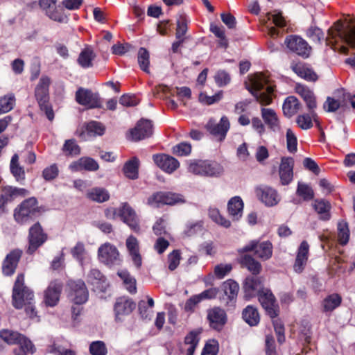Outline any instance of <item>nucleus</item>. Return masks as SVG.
I'll return each instance as SVG.
<instances>
[{
    "label": "nucleus",
    "mask_w": 355,
    "mask_h": 355,
    "mask_svg": "<svg viewBox=\"0 0 355 355\" xmlns=\"http://www.w3.org/2000/svg\"><path fill=\"white\" fill-rule=\"evenodd\" d=\"M327 46L343 54L348 53V46L355 47V24L337 20L329 28Z\"/></svg>",
    "instance_id": "f257e3e1"
},
{
    "label": "nucleus",
    "mask_w": 355,
    "mask_h": 355,
    "mask_svg": "<svg viewBox=\"0 0 355 355\" xmlns=\"http://www.w3.org/2000/svg\"><path fill=\"white\" fill-rule=\"evenodd\" d=\"M12 302L17 309L24 308L26 315L31 320L39 321V316L35 306L34 293L24 284V275L18 274L14 284Z\"/></svg>",
    "instance_id": "f03ea898"
},
{
    "label": "nucleus",
    "mask_w": 355,
    "mask_h": 355,
    "mask_svg": "<svg viewBox=\"0 0 355 355\" xmlns=\"http://www.w3.org/2000/svg\"><path fill=\"white\" fill-rule=\"evenodd\" d=\"M249 91L263 106L270 105L272 101L274 87L269 84L263 73H256L250 78Z\"/></svg>",
    "instance_id": "7ed1b4c3"
},
{
    "label": "nucleus",
    "mask_w": 355,
    "mask_h": 355,
    "mask_svg": "<svg viewBox=\"0 0 355 355\" xmlns=\"http://www.w3.org/2000/svg\"><path fill=\"white\" fill-rule=\"evenodd\" d=\"M0 338L8 345H18L19 347L14 350L15 355L34 354L35 347L33 343L24 335L10 329H2Z\"/></svg>",
    "instance_id": "20e7f679"
},
{
    "label": "nucleus",
    "mask_w": 355,
    "mask_h": 355,
    "mask_svg": "<svg viewBox=\"0 0 355 355\" xmlns=\"http://www.w3.org/2000/svg\"><path fill=\"white\" fill-rule=\"evenodd\" d=\"M187 170L193 175L206 177H218L223 173V167L219 163L207 159L189 160Z\"/></svg>",
    "instance_id": "39448f33"
},
{
    "label": "nucleus",
    "mask_w": 355,
    "mask_h": 355,
    "mask_svg": "<svg viewBox=\"0 0 355 355\" xmlns=\"http://www.w3.org/2000/svg\"><path fill=\"white\" fill-rule=\"evenodd\" d=\"M49 78L47 76L41 77L36 86L35 95L40 109L45 112L48 119L52 121L54 119V112L49 102Z\"/></svg>",
    "instance_id": "423d86ee"
},
{
    "label": "nucleus",
    "mask_w": 355,
    "mask_h": 355,
    "mask_svg": "<svg viewBox=\"0 0 355 355\" xmlns=\"http://www.w3.org/2000/svg\"><path fill=\"white\" fill-rule=\"evenodd\" d=\"M38 211L37 200L32 197L24 200L14 211V218L19 224H24L35 216Z\"/></svg>",
    "instance_id": "0eeeda50"
},
{
    "label": "nucleus",
    "mask_w": 355,
    "mask_h": 355,
    "mask_svg": "<svg viewBox=\"0 0 355 355\" xmlns=\"http://www.w3.org/2000/svg\"><path fill=\"white\" fill-rule=\"evenodd\" d=\"M39 6L51 20L60 23L67 21V17L62 8L57 6L56 0H40Z\"/></svg>",
    "instance_id": "6e6552de"
},
{
    "label": "nucleus",
    "mask_w": 355,
    "mask_h": 355,
    "mask_svg": "<svg viewBox=\"0 0 355 355\" xmlns=\"http://www.w3.org/2000/svg\"><path fill=\"white\" fill-rule=\"evenodd\" d=\"M254 251L255 254L261 260L269 259L272 254V245L267 241L259 242L256 240L251 241L248 244L239 250L240 252Z\"/></svg>",
    "instance_id": "1a4fd4ad"
},
{
    "label": "nucleus",
    "mask_w": 355,
    "mask_h": 355,
    "mask_svg": "<svg viewBox=\"0 0 355 355\" xmlns=\"http://www.w3.org/2000/svg\"><path fill=\"white\" fill-rule=\"evenodd\" d=\"M286 47L292 52L303 58H308L311 51V46L302 37L297 35H289L285 39Z\"/></svg>",
    "instance_id": "9d476101"
},
{
    "label": "nucleus",
    "mask_w": 355,
    "mask_h": 355,
    "mask_svg": "<svg viewBox=\"0 0 355 355\" xmlns=\"http://www.w3.org/2000/svg\"><path fill=\"white\" fill-rule=\"evenodd\" d=\"M76 101L78 104L88 108L102 107V101L99 94L87 89L79 88L76 92Z\"/></svg>",
    "instance_id": "9b49d317"
},
{
    "label": "nucleus",
    "mask_w": 355,
    "mask_h": 355,
    "mask_svg": "<svg viewBox=\"0 0 355 355\" xmlns=\"http://www.w3.org/2000/svg\"><path fill=\"white\" fill-rule=\"evenodd\" d=\"M69 287V299L76 305H81L88 300V291L85 284L82 280L70 281L68 284Z\"/></svg>",
    "instance_id": "f8f14e48"
},
{
    "label": "nucleus",
    "mask_w": 355,
    "mask_h": 355,
    "mask_svg": "<svg viewBox=\"0 0 355 355\" xmlns=\"http://www.w3.org/2000/svg\"><path fill=\"white\" fill-rule=\"evenodd\" d=\"M258 297L262 307L271 318L278 316L279 313V306L276 304L275 297L270 290L262 289L259 291Z\"/></svg>",
    "instance_id": "ddd939ff"
},
{
    "label": "nucleus",
    "mask_w": 355,
    "mask_h": 355,
    "mask_svg": "<svg viewBox=\"0 0 355 355\" xmlns=\"http://www.w3.org/2000/svg\"><path fill=\"white\" fill-rule=\"evenodd\" d=\"M257 198L267 207L277 205L281 200L277 191L269 186L261 185L255 189Z\"/></svg>",
    "instance_id": "4468645a"
},
{
    "label": "nucleus",
    "mask_w": 355,
    "mask_h": 355,
    "mask_svg": "<svg viewBox=\"0 0 355 355\" xmlns=\"http://www.w3.org/2000/svg\"><path fill=\"white\" fill-rule=\"evenodd\" d=\"M98 256L99 261L107 266L118 264L120 261L117 248L109 243H105L99 247Z\"/></svg>",
    "instance_id": "2eb2a0df"
},
{
    "label": "nucleus",
    "mask_w": 355,
    "mask_h": 355,
    "mask_svg": "<svg viewBox=\"0 0 355 355\" xmlns=\"http://www.w3.org/2000/svg\"><path fill=\"white\" fill-rule=\"evenodd\" d=\"M153 132L152 121L148 119H141L136 126L130 130V137L132 141H137L150 137Z\"/></svg>",
    "instance_id": "dca6fc26"
},
{
    "label": "nucleus",
    "mask_w": 355,
    "mask_h": 355,
    "mask_svg": "<svg viewBox=\"0 0 355 355\" xmlns=\"http://www.w3.org/2000/svg\"><path fill=\"white\" fill-rule=\"evenodd\" d=\"M29 245L27 249L28 254H33L46 240V235L43 232L41 225L37 223L29 230Z\"/></svg>",
    "instance_id": "f3484780"
},
{
    "label": "nucleus",
    "mask_w": 355,
    "mask_h": 355,
    "mask_svg": "<svg viewBox=\"0 0 355 355\" xmlns=\"http://www.w3.org/2000/svg\"><path fill=\"white\" fill-rule=\"evenodd\" d=\"M135 303L130 298L121 297L116 299L114 305L115 320L121 322L124 316L130 314L135 309Z\"/></svg>",
    "instance_id": "a211bd4d"
},
{
    "label": "nucleus",
    "mask_w": 355,
    "mask_h": 355,
    "mask_svg": "<svg viewBox=\"0 0 355 355\" xmlns=\"http://www.w3.org/2000/svg\"><path fill=\"white\" fill-rule=\"evenodd\" d=\"M206 127L210 134L218 137V140L222 141L226 137L230 129V124L227 117L223 116L218 123H215L212 119L209 120Z\"/></svg>",
    "instance_id": "6ab92c4d"
},
{
    "label": "nucleus",
    "mask_w": 355,
    "mask_h": 355,
    "mask_svg": "<svg viewBox=\"0 0 355 355\" xmlns=\"http://www.w3.org/2000/svg\"><path fill=\"white\" fill-rule=\"evenodd\" d=\"M153 161L155 164L163 171L167 173H172L180 166V163L177 159L166 154L154 155Z\"/></svg>",
    "instance_id": "aec40b11"
},
{
    "label": "nucleus",
    "mask_w": 355,
    "mask_h": 355,
    "mask_svg": "<svg viewBox=\"0 0 355 355\" xmlns=\"http://www.w3.org/2000/svg\"><path fill=\"white\" fill-rule=\"evenodd\" d=\"M119 214L123 221L126 223L133 231L137 232L139 230L138 218L135 210L127 203L124 202L119 209Z\"/></svg>",
    "instance_id": "412c9836"
},
{
    "label": "nucleus",
    "mask_w": 355,
    "mask_h": 355,
    "mask_svg": "<svg viewBox=\"0 0 355 355\" xmlns=\"http://www.w3.org/2000/svg\"><path fill=\"white\" fill-rule=\"evenodd\" d=\"M297 92L306 103V107L313 118L314 121L318 123V116L315 112V110L317 108V103L313 92L308 87L302 85H299L297 87Z\"/></svg>",
    "instance_id": "4be33fe9"
},
{
    "label": "nucleus",
    "mask_w": 355,
    "mask_h": 355,
    "mask_svg": "<svg viewBox=\"0 0 355 355\" xmlns=\"http://www.w3.org/2000/svg\"><path fill=\"white\" fill-rule=\"evenodd\" d=\"M87 281L96 291L105 292L109 286L106 277L96 268L90 270L87 275Z\"/></svg>",
    "instance_id": "5701e85b"
},
{
    "label": "nucleus",
    "mask_w": 355,
    "mask_h": 355,
    "mask_svg": "<svg viewBox=\"0 0 355 355\" xmlns=\"http://www.w3.org/2000/svg\"><path fill=\"white\" fill-rule=\"evenodd\" d=\"M21 254V250H13L6 255L2 264V272L4 275L11 276L14 274Z\"/></svg>",
    "instance_id": "b1692460"
},
{
    "label": "nucleus",
    "mask_w": 355,
    "mask_h": 355,
    "mask_svg": "<svg viewBox=\"0 0 355 355\" xmlns=\"http://www.w3.org/2000/svg\"><path fill=\"white\" fill-rule=\"evenodd\" d=\"M294 161L291 157H283L279 168V175L282 185L289 184L293 178Z\"/></svg>",
    "instance_id": "393cba45"
},
{
    "label": "nucleus",
    "mask_w": 355,
    "mask_h": 355,
    "mask_svg": "<svg viewBox=\"0 0 355 355\" xmlns=\"http://www.w3.org/2000/svg\"><path fill=\"white\" fill-rule=\"evenodd\" d=\"M261 116L264 124L273 132H279L281 130L280 120L277 112L272 108L262 107Z\"/></svg>",
    "instance_id": "a878e982"
},
{
    "label": "nucleus",
    "mask_w": 355,
    "mask_h": 355,
    "mask_svg": "<svg viewBox=\"0 0 355 355\" xmlns=\"http://www.w3.org/2000/svg\"><path fill=\"white\" fill-rule=\"evenodd\" d=\"M309 252V245L306 241H303L299 246L295 261L293 265V270L297 273L302 272L307 263Z\"/></svg>",
    "instance_id": "bb28decb"
},
{
    "label": "nucleus",
    "mask_w": 355,
    "mask_h": 355,
    "mask_svg": "<svg viewBox=\"0 0 355 355\" xmlns=\"http://www.w3.org/2000/svg\"><path fill=\"white\" fill-rule=\"evenodd\" d=\"M62 284L55 281L51 282L44 293V302L47 306H54L59 301L62 291Z\"/></svg>",
    "instance_id": "cd10ccee"
},
{
    "label": "nucleus",
    "mask_w": 355,
    "mask_h": 355,
    "mask_svg": "<svg viewBox=\"0 0 355 355\" xmlns=\"http://www.w3.org/2000/svg\"><path fill=\"white\" fill-rule=\"evenodd\" d=\"M207 319L212 328L220 329L225 324L227 316L224 310L214 307L208 311Z\"/></svg>",
    "instance_id": "c85d7f7f"
},
{
    "label": "nucleus",
    "mask_w": 355,
    "mask_h": 355,
    "mask_svg": "<svg viewBox=\"0 0 355 355\" xmlns=\"http://www.w3.org/2000/svg\"><path fill=\"white\" fill-rule=\"evenodd\" d=\"M105 132V127L103 123L92 121L85 125V130L80 134V137L84 140H87L91 137L102 136Z\"/></svg>",
    "instance_id": "c756f323"
},
{
    "label": "nucleus",
    "mask_w": 355,
    "mask_h": 355,
    "mask_svg": "<svg viewBox=\"0 0 355 355\" xmlns=\"http://www.w3.org/2000/svg\"><path fill=\"white\" fill-rule=\"evenodd\" d=\"M72 171H80L83 170L94 171L98 168V163L89 157H82L69 165Z\"/></svg>",
    "instance_id": "7c9ffc66"
},
{
    "label": "nucleus",
    "mask_w": 355,
    "mask_h": 355,
    "mask_svg": "<svg viewBox=\"0 0 355 355\" xmlns=\"http://www.w3.org/2000/svg\"><path fill=\"white\" fill-rule=\"evenodd\" d=\"M28 191L24 188H17L12 186H6L2 189L1 193L4 201L8 204L12 202L18 196H26Z\"/></svg>",
    "instance_id": "2f4dec72"
},
{
    "label": "nucleus",
    "mask_w": 355,
    "mask_h": 355,
    "mask_svg": "<svg viewBox=\"0 0 355 355\" xmlns=\"http://www.w3.org/2000/svg\"><path fill=\"white\" fill-rule=\"evenodd\" d=\"M126 246L132 257L134 264L139 268L141 266V257L139 251V243L133 236H130L126 240Z\"/></svg>",
    "instance_id": "473e14b6"
},
{
    "label": "nucleus",
    "mask_w": 355,
    "mask_h": 355,
    "mask_svg": "<svg viewBox=\"0 0 355 355\" xmlns=\"http://www.w3.org/2000/svg\"><path fill=\"white\" fill-rule=\"evenodd\" d=\"M202 333L201 329L191 331L184 338V343L188 346L186 349L187 355H193L194 352L200 341V335Z\"/></svg>",
    "instance_id": "72a5a7b5"
},
{
    "label": "nucleus",
    "mask_w": 355,
    "mask_h": 355,
    "mask_svg": "<svg viewBox=\"0 0 355 355\" xmlns=\"http://www.w3.org/2000/svg\"><path fill=\"white\" fill-rule=\"evenodd\" d=\"M314 210L319 215V218L322 220H329L331 218V204L329 201L322 199H316L313 202Z\"/></svg>",
    "instance_id": "f704fd0d"
},
{
    "label": "nucleus",
    "mask_w": 355,
    "mask_h": 355,
    "mask_svg": "<svg viewBox=\"0 0 355 355\" xmlns=\"http://www.w3.org/2000/svg\"><path fill=\"white\" fill-rule=\"evenodd\" d=\"M96 58V54L90 46L85 47L79 54L77 62L83 68L87 69L93 66L92 62Z\"/></svg>",
    "instance_id": "c9c22d12"
},
{
    "label": "nucleus",
    "mask_w": 355,
    "mask_h": 355,
    "mask_svg": "<svg viewBox=\"0 0 355 355\" xmlns=\"http://www.w3.org/2000/svg\"><path fill=\"white\" fill-rule=\"evenodd\" d=\"M292 69L298 76L306 80L315 81L318 78L317 74L305 64L298 63L293 65Z\"/></svg>",
    "instance_id": "e433bc0d"
},
{
    "label": "nucleus",
    "mask_w": 355,
    "mask_h": 355,
    "mask_svg": "<svg viewBox=\"0 0 355 355\" xmlns=\"http://www.w3.org/2000/svg\"><path fill=\"white\" fill-rule=\"evenodd\" d=\"M300 103L298 99L293 96H291L287 97L282 106L284 114L290 118L295 115L300 108Z\"/></svg>",
    "instance_id": "4c0bfd02"
},
{
    "label": "nucleus",
    "mask_w": 355,
    "mask_h": 355,
    "mask_svg": "<svg viewBox=\"0 0 355 355\" xmlns=\"http://www.w3.org/2000/svg\"><path fill=\"white\" fill-rule=\"evenodd\" d=\"M230 215L238 220L241 217L243 209V202L239 196L232 198L227 205Z\"/></svg>",
    "instance_id": "58836bf2"
},
{
    "label": "nucleus",
    "mask_w": 355,
    "mask_h": 355,
    "mask_svg": "<svg viewBox=\"0 0 355 355\" xmlns=\"http://www.w3.org/2000/svg\"><path fill=\"white\" fill-rule=\"evenodd\" d=\"M139 166V160L136 157L126 162L123 168V171L125 177L131 180L138 178V171Z\"/></svg>",
    "instance_id": "ea45409f"
},
{
    "label": "nucleus",
    "mask_w": 355,
    "mask_h": 355,
    "mask_svg": "<svg viewBox=\"0 0 355 355\" xmlns=\"http://www.w3.org/2000/svg\"><path fill=\"white\" fill-rule=\"evenodd\" d=\"M10 170L17 182H21L25 180V171L24 167L19 163L17 154H14L11 158Z\"/></svg>",
    "instance_id": "a19ab883"
},
{
    "label": "nucleus",
    "mask_w": 355,
    "mask_h": 355,
    "mask_svg": "<svg viewBox=\"0 0 355 355\" xmlns=\"http://www.w3.org/2000/svg\"><path fill=\"white\" fill-rule=\"evenodd\" d=\"M240 263L253 275H258L261 272V263L250 255L242 256L240 259Z\"/></svg>",
    "instance_id": "79ce46f5"
},
{
    "label": "nucleus",
    "mask_w": 355,
    "mask_h": 355,
    "mask_svg": "<svg viewBox=\"0 0 355 355\" xmlns=\"http://www.w3.org/2000/svg\"><path fill=\"white\" fill-rule=\"evenodd\" d=\"M87 197L92 201L101 203L109 200L110 193L104 188L95 187L87 191Z\"/></svg>",
    "instance_id": "37998d69"
},
{
    "label": "nucleus",
    "mask_w": 355,
    "mask_h": 355,
    "mask_svg": "<svg viewBox=\"0 0 355 355\" xmlns=\"http://www.w3.org/2000/svg\"><path fill=\"white\" fill-rule=\"evenodd\" d=\"M243 320L250 326H257L259 321L260 317L257 309L252 306H248L242 313Z\"/></svg>",
    "instance_id": "c03bdc74"
},
{
    "label": "nucleus",
    "mask_w": 355,
    "mask_h": 355,
    "mask_svg": "<svg viewBox=\"0 0 355 355\" xmlns=\"http://www.w3.org/2000/svg\"><path fill=\"white\" fill-rule=\"evenodd\" d=\"M342 302V297L338 293H333L327 296L322 302L323 311L331 312L338 308Z\"/></svg>",
    "instance_id": "a18cd8bd"
},
{
    "label": "nucleus",
    "mask_w": 355,
    "mask_h": 355,
    "mask_svg": "<svg viewBox=\"0 0 355 355\" xmlns=\"http://www.w3.org/2000/svg\"><path fill=\"white\" fill-rule=\"evenodd\" d=\"M16 98L12 93L0 97V114L11 111L15 105Z\"/></svg>",
    "instance_id": "49530a36"
},
{
    "label": "nucleus",
    "mask_w": 355,
    "mask_h": 355,
    "mask_svg": "<svg viewBox=\"0 0 355 355\" xmlns=\"http://www.w3.org/2000/svg\"><path fill=\"white\" fill-rule=\"evenodd\" d=\"M117 274L123 281L126 290L130 293H135L137 292L136 279L127 270L119 271Z\"/></svg>",
    "instance_id": "de8ad7c7"
},
{
    "label": "nucleus",
    "mask_w": 355,
    "mask_h": 355,
    "mask_svg": "<svg viewBox=\"0 0 355 355\" xmlns=\"http://www.w3.org/2000/svg\"><path fill=\"white\" fill-rule=\"evenodd\" d=\"M117 274L123 281L126 290L130 293H135L137 292L136 279L127 270L119 271Z\"/></svg>",
    "instance_id": "09e8293b"
},
{
    "label": "nucleus",
    "mask_w": 355,
    "mask_h": 355,
    "mask_svg": "<svg viewBox=\"0 0 355 355\" xmlns=\"http://www.w3.org/2000/svg\"><path fill=\"white\" fill-rule=\"evenodd\" d=\"M117 274L123 281L126 290L130 293H135L137 292L136 279L127 270L119 271Z\"/></svg>",
    "instance_id": "8fccbe9b"
},
{
    "label": "nucleus",
    "mask_w": 355,
    "mask_h": 355,
    "mask_svg": "<svg viewBox=\"0 0 355 355\" xmlns=\"http://www.w3.org/2000/svg\"><path fill=\"white\" fill-rule=\"evenodd\" d=\"M222 287L225 295H227L230 300H232L237 297L239 291V286L235 281L228 279L223 282Z\"/></svg>",
    "instance_id": "3c124183"
},
{
    "label": "nucleus",
    "mask_w": 355,
    "mask_h": 355,
    "mask_svg": "<svg viewBox=\"0 0 355 355\" xmlns=\"http://www.w3.org/2000/svg\"><path fill=\"white\" fill-rule=\"evenodd\" d=\"M338 240L340 244L346 245L349 239V230L347 222L339 221L338 223Z\"/></svg>",
    "instance_id": "603ef678"
},
{
    "label": "nucleus",
    "mask_w": 355,
    "mask_h": 355,
    "mask_svg": "<svg viewBox=\"0 0 355 355\" xmlns=\"http://www.w3.org/2000/svg\"><path fill=\"white\" fill-rule=\"evenodd\" d=\"M62 151L67 156L74 157L80 155V148L74 139H68L63 145Z\"/></svg>",
    "instance_id": "864d4df0"
},
{
    "label": "nucleus",
    "mask_w": 355,
    "mask_h": 355,
    "mask_svg": "<svg viewBox=\"0 0 355 355\" xmlns=\"http://www.w3.org/2000/svg\"><path fill=\"white\" fill-rule=\"evenodd\" d=\"M297 196L302 197L304 200H310L314 197L312 188L307 184L299 182L296 191Z\"/></svg>",
    "instance_id": "5fc2aeb1"
},
{
    "label": "nucleus",
    "mask_w": 355,
    "mask_h": 355,
    "mask_svg": "<svg viewBox=\"0 0 355 355\" xmlns=\"http://www.w3.org/2000/svg\"><path fill=\"white\" fill-rule=\"evenodd\" d=\"M149 53L145 48H140L138 51V63L141 70L149 73Z\"/></svg>",
    "instance_id": "6e6d98bb"
},
{
    "label": "nucleus",
    "mask_w": 355,
    "mask_h": 355,
    "mask_svg": "<svg viewBox=\"0 0 355 355\" xmlns=\"http://www.w3.org/2000/svg\"><path fill=\"white\" fill-rule=\"evenodd\" d=\"M71 253L81 265L83 261L87 258V253L85 248V245L82 242H78L76 245L71 250Z\"/></svg>",
    "instance_id": "4d7b16f0"
},
{
    "label": "nucleus",
    "mask_w": 355,
    "mask_h": 355,
    "mask_svg": "<svg viewBox=\"0 0 355 355\" xmlns=\"http://www.w3.org/2000/svg\"><path fill=\"white\" fill-rule=\"evenodd\" d=\"M306 36L313 42L320 44L324 39L323 31L318 27L311 26L306 31Z\"/></svg>",
    "instance_id": "13d9d810"
},
{
    "label": "nucleus",
    "mask_w": 355,
    "mask_h": 355,
    "mask_svg": "<svg viewBox=\"0 0 355 355\" xmlns=\"http://www.w3.org/2000/svg\"><path fill=\"white\" fill-rule=\"evenodd\" d=\"M209 216L216 223L224 227H229L231 225L230 220H227L225 217L220 215L218 209L216 208H210L209 209Z\"/></svg>",
    "instance_id": "bf43d9fd"
},
{
    "label": "nucleus",
    "mask_w": 355,
    "mask_h": 355,
    "mask_svg": "<svg viewBox=\"0 0 355 355\" xmlns=\"http://www.w3.org/2000/svg\"><path fill=\"white\" fill-rule=\"evenodd\" d=\"M89 353L92 355H107V349L103 341L96 340L90 343L89 347Z\"/></svg>",
    "instance_id": "052dcab7"
},
{
    "label": "nucleus",
    "mask_w": 355,
    "mask_h": 355,
    "mask_svg": "<svg viewBox=\"0 0 355 355\" xmlns=\"http://www.w3.org/2000/svg\"><path fill=\"white\" fill-rule=\"evenodd\" d=\"M260 286V282L256 277H248L244 283V289L247 295H252L253 292L258 290Z\"/></svg>",
    "instance_id": "680f3d73"
},
{
    "label": "nucleus",
    "mask_w": 355,
    "mask_h": 355,
    "mask_svg": "<svg viewBox=\"0 0 355 355\" xmlns=\"http://www.w3.org/2000/svg\"><path fill=\"white\" fill-rule=\"evenodd\" d=\"M313 118L311 113L299 115L296 119V123L303 130L310 129L313 126Z\"/></svg>",
    "instance_id": "e2e57ef3"
},
{
    "label": "nucleus",
    "mask_w": 355,
    "mask_h": 355,
    "mask_svg": "<svg viewBox=\"0 0 355 355\" xmlns=\"http://www.w3.org/2000/svg\"><path fill=\"white\" fill-rule=\"evenodd\" d=\"M223 98V92L220 91L213 96H208L205 93H200L199 101L203 104L210 105L220 101Z\"/></svg>",
    "instance_id": "0e129e2a"
},
{
    "label": "nucleus",
    "mask_w": 355,
    "mask_h": 355,
    "mask_svg": "<svg viewBox=\"0 0 355 355\" xmlns=\"http://www.w3.org/2000/svg\"><path fill=\"white\" fill-rule=\"evenodd\" d=\"M214 80L216 85L221 87L226 86L230 83L231 77L225 70H219L216 73Z\"/></svg>",
    "instance_id": "69168bd1"
},
{
    "label": "nucleus",
    "mask_w": 355,
    "mask_h": 355,
    "mask_svg": "<svg viewBox=\"0 0 355 355\" xmlns=\"http://www.w3.org/2000/svg\"><path fill=\"white\" fill-rule=\"evenodd\" d=\"M164 204L173 205L177 203L184 202V200L181 195L171 192H163Z\"/></svg>",
    "instance_id": "338daca9"
},
{
    "label": "nucleus",
    "mask_w": 355,
    "mask_h": 355,
    "mask_svg": "<svg viewBox=\"0 0 355 355\" xmlns=\"http://www.w3.org/2000/svg\"><path fill=\"white\" fill-rule=\"evenodd\" d=\"M218 352V344L215 340L208 341L201 353V355H216Z\"/></svg>",
    "instance_id": "774afa93"
}]
</instances>
